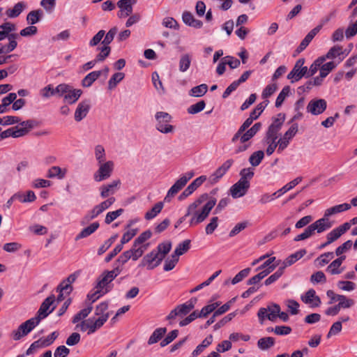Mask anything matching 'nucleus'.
I'll use <instances>...</instances> for the list:
<instances>
[{
    "label": "nucleus",
    "mask_w": 357,
    "mask_h": 357,
    "mask_svg": "<svg viewBox=\"0 0 357 357\" xmlns=\"http://www.w3.org/2000/svg\"><path fill=\"white\" fill-rule=\"evenodd\" d=\"M348 53H345L342 47L340 45H334L327 53L324 55L321 56L324 57V61H326L327 59L338 62V64L341 63L344 59L347 56Z\"/></svg>",
    "instance_id": "obj_17"
},
{
    "label": "nucleus",
    "mask_w": 357,
    "mask_h": 357,
    "mask_svg": "<svg viewBox=\"0 0 357 357\" xmlns=\"http://www.w3.org/2000/svg\"><path fill=\"white\" fill-rule=\"evenodd\" d=\"M121 185L120 179H114L109 183L102 185L99 188L100 196L102 199L112 197L120 189Z\"/></svg>",
    "instance_id": "obj_16"
},
{
    "label": "nucleus",
    "mask_w": 357,
    "mask_h": 357,
    "mask_svg": "<svg viewBox=\"0 0 357 357\" xmlns=\"http://www.w3.org/2000/svg\"><path fill=\"white\" fill-rule=\"evenodd\" d=\"M91 108L89 100H84L81 101L77 106L75 111L74 118L77 122L81 121L88 114Z\"/></svg>",
    "instance_id": "obj_23"
},
{
    "label": "nucleus",
    "mask_w": 357,
    "mask_h": 357,
    "mask_svg": "<svg viewBox=\"0 0 357 357\" xmlns=\"http://www.w3.org/2000/svg\"><path fill=\"white\" fill-rule=\"evenodd\" d=\"M274 344L275 340L271 337L260 338L257 342V346L261 350H266L273 347Z\"/></svg>",
    "instance_id": "obj_59"
},
{
    "label": "nucleus",
    "mask_w": 357,
    "mask_h": 357,
    "mask_svg": "<svg viewBox=\"0 0 357 357\" xmlns=\"http://www.w3.org/2000/svg\"><path fill=\"white\" fill-rule=\"evenodd\" d=\"M172 249V243L170 241H165L161 243H159L156 248V249H154L157 253L162 257V258L164 259L167 254L169 253V252Z\"/></svg>",
    "instance_id": "obj_52"
},
{
    "label": "nucleus",
    "mask_w": 357,
    "mask_h": 357,
    "mask_svg": "<svg viewBox=\"0 0 357 357\" xmlns=\"http://www.w3.org/2000/svg\"><path fill=\"white\" fill-rule=\"evenodd\" d=\"M351 208V204L348 203H343L341 204L335 205L325 211L326 216H331L333 215L340 213Z\"/></svg>",
    "instance_id": "obj_41"
},
{
    "label": "nucleus",
    "mask_w": 357,
    "mask_h": 357,
    "mask_svg": "<svg viewBox=\"0 0 357 357\" xmlns=\"http://www.w3.org/2000/svg\"><path fill=\"white\" fill-rule=\"evenodd\" d=\"M192 61V56L189 54H183L181 56L178 62V69L181 72L185 73L186 72L190 65Z\"/></svg>",
    "instance_id": "obj_48"
},
{
    "label": "nucleus",
    "mask_w": 357,
    "mask_h": 357,
    "mask_svg": "<svg viewBox=\"0 0 357 357\" xmlns=\"http://www.w3.org/2000/svg\"><path fill=\"white\" fill-rule=\"evenodd\" d=\"M33 126L34 123L32 120L22 121L17 126L0 132V141L10 137L13 138L24 137L30 132Z\"/></svg>",
    "instance_id": "obj_4"
},
{
    "label": "nucleus",
    "mask_w": 357,
    "mask_h": 357,
    "mask_svg": "<svg viewBox=\"0 0 357 357\" xmlns=\"http://www.w3.org/2000/svg\"><path fill=\"white\" fill-rule=\"evenodd\" d=\"M93 310V307L91 305H89L86 307L81 310L79 312H77L73 318V323L77 324L78 325L82 321H85L84 319L88 317V315Z\"/></svg>",
    "instance_id": "obj_44"
},
{
    "label": "nucleus",
    "mask_w": 357,
    "mask_h": 357,
    "mask_svg": "<svg viewBox=\"0 0 357 357\" xmlns=\"http://www.w3.org/2000/svg\"><path fill=\"white\" fill-rule=\"evenodd\" d=\"M115 201L116 199L114 197H112L94 206L93 208L89 211L82 218L80 225L82 226L85 225L92 220L96 218L99 215L110 208Z\"/></svg>",
    "instance_id": "obj_6"
},
{
    "label": "nucleus",
    "mask_w": 357,
    "mask_h": 357,
    "mask_svg": "<svg viewBox=\"0 0 357 357\" xmlns=\"http://www.w3.org/2000/svg\"><path fill=\"white\" fill-rule=\"evenodd\" d=\"M305 63L304 59H299L295 63L291 71L288 74L287 79H290L293 83L301 79L303 77L306 76L307 67L303 66Z\"/></svg>",
    "instance_id": "obj_14"
},
{
    "label": "nucleus",
    "mask_w": 357,
    "mask_h": 357,
    "mask_svg": "<svg viewBox=\"0 0 357 357\" xmlns=\"http://www.w3.org/2000/svg\"><path fill=\"white\" fill-rule=\"evenodd\" d=\"M335 257V254L333 252H327L321 254L314 260V265L321 268L328 264L333 258Z\"/></svg>",
    "instance_id": "obj_38"
},
{
    "label": "nucleus",
    "mask_w": 357,
    "mask_h": 357,
    "mask_svg": "<svg viewBox=\"0 0 357 357\" xmlns=\"http://www.w3.org/2000/svg\"><path fill=\"white\" fill-rule=\"evenodd\" d=\"M324 62H325L324 61V57L319 56L310 65L309 69L307 68L306 77H309L315 75L318 70H320L321 64Z\"/></svg>",
    "instance_id": "obj_49"
},
{
    "label": "nucleus",
    "mask_w": 357,
    "mask_h": 357,
    "mask_svg": "<svg viewBox=\"0 0 357 357\" xmlns=\"http://www.w3.org/2000/svg\"><path fill=\"white\" fill-rule=\"evenodd\" d=\"M102 75V71H92L86 75L82 80V86L83 87H90L93 83L97 80Z\"/></svg>",
    "instance_id": "obj_43"
},
{
    "label": "nucleus",
    "mask_w": 357,
    "mask_h": 357,
    "mask_svg": "<svg viewBox=\"0 0 357 357\" xmlns=\"http://www.w3.org/2000/svg\"><path fill=\"white\" fill-rule=\"evenodd\" d=\"M256 119V116H254L250 114V116L243 122V123L238 128L236 133L233 136L231 142H236L238 140L240 135L248 129L252 123L253 121Z\"/></svg>",
    "instance_id": "obj_39"
},
{
    "label": "nucleus",
    "mask_w": 357,
    "mask_h": 357,
    "mask_svg": "<svg viewBox=\"0 0 357 357\" xmlns=\"http://www.w3.org/2000/svg\"><path fill=\"white\" fill-rule=\"evenodd\" d=\"M182 20L186 25L195 29H200L203 25L201 20L195 19L194 15L188 11L183 13Z\"/></svg>",
    "instance_id": "obj_30"
},
{
    "label": "nucleus",
    "mask_w": 357,
    "mask_h": 357,
    "mask_svg": "<svg viewBox=\"0 0 357 357\" xmlns=\"http://www.w3.org/2000/svg\"><path fill=\"white\" fill-rule=\"evenodd\" d=\"M196 301L195 298H192L183 304L177 305L167 316V320L169 321L170 324H172L176 318L184 317L194 309Z\"/></svg>",
    "instance_id": "obj_9"
},
{
    "label": "nucleus",
    "mask_w": 357,
    "mask_h": 357,
    "mask_svg": "<svg viewBox=\"0 0 357 357\" xmlns=\"http://www.w3.org/2000/svg\"><path fill=\"white\" fill-rule=\"evenodd\" d=\"M278 89V86L275 83H271L268 84L263 90L261 93V98L268 100L267 99L271 96Z\"/></svg>",
    "instance_id": "obj_64"
},
{
    "label": "nucleus",
    "mask_w": 357,
    "mask_h": 357,
    "mask_svg": "<svg viewBox=\"0 0 357 357\" xmlns=\"http://www.w3.org/2000/svg\"><path fill=\"white\" fill-rule=\"evenodd\" d=\"M207 85L206 84H202L192 88L189 92V95L193 97H202L207 92Z\"/></svg>",
    "instance_id": "obj_58"
},
{
    "label": "nucleus",
    "mask_w": 357,
    "mask_h": 357,
    "mask_svg": "<svg viewBox=\"0 0 357 357\" xmlns=\"http://www.w3.org/2000/svg\"><path fill=\"white\" fill-rule=\"evenodd\" d=\"M298 124H292L289 128L285 132L282 137L279 140V148L278 149V153H282L289 144L291 139L294 137L298 132Z\"/></svg>",
    "instance_id": "obj_15"
},
{
    "label": "nucleus",
    "mask_w": 357,
    "mask_h": 357,
    "mask_svg": "<svg viewBox=\"0 0 357 357\" xmlns=\"http://www.w3.org/2000/svg\"><path fill=\"white\" fill-rule=\"evenodd\" d=\"M109 303L103 301L96 305L94 310V316L76 325L75 329L82 332H87L89 335L94 333L100 329L109 317V313L107 311Z\"/></svg>",
    "instance_id": "obj_3"
},
{
    "label": "nucleus",
    "mask_w": 357,
    "mask_h": 357,
    "mask_svg": "<svg viewBox=\"0 0 357 357\" xmlns=\"http://www.w3.org/2000/svg\"><path fill=\"white\" fill-rule=\"evenodd\" d=\"M338 65V62L331 61L322 63L320 66L319 74L326 77Z\"/></svg>",
    "instance_id": "obj_47"
},
{
    "label": "nucleus",
    "mask_w": 357,
    "mask_h": 357,
    "mask_svg": "<svg viewBox=\"0 0 357 357\" xmlns=\"http://www.w3.org/2000/svg\"><path fill=\"white\" fill-rule=\"evenodd\" d=\"M350 229V224L344 223L342 225L333 229L327 236L326 244H331L338 239L342 234Z\"/></svg>",
    "instance_id": "obj_24"
},
{
    "label": "nucleus",
    "mask_w": 357,
    "mask_h": 357,
    "mask_svg": "<svg viewBox=\"0 0 357 357\" xmlns=\"http://www.w3.org/2000/svg\"><path fill=\"white\" fill-rule=\"evenodd\" d=\"M57 86L54 88L52 84H48L40 90V95L45 99H47L53 96H58V92H56Z\"/></svg>",
    "instance_id": "obj_57"
},
{
    "label": "nucleus",
    "mask_w": 357,
    "mask_h": 357,
    "mask_svg": "<svg viewBox=\"0 0 357 357\" xmlns=\"http://www.w3.org/2000/svg\"><path fill=\"white\" fill-rule=\"evenodd\" d=\"M59 334L57 332L54 331L45 337L39 339L38 341L31 344V347L40 346L45 347L51 345L54 341L57 338Z\"/></svg>",
    "instance_id": "obj_34"
},
{
    "label": "nucleus",
    "mask_w": 357,
    "mask_h": 357,
    "mask_svg": "<svg viewBox=\"0 0 357 357\" xmlns=\"http://www.w3.org/2000/svg\"><path fill=\"white\" fill-rule=\"evenodd\" d=\"M337 301L338 302V305L341 309L351 307L355 304V301L353 299L347 298L344 295L337 296Z\"/></svg>",
    "instance_id": "obj_60"
},
{
    "label": "nucleus",
    "mask_w": 357,
    "mask_h": 357,
    "mask_svg": "<svg viewBox=\"0 0 357 357\" xmlns=\"http://www.w3.org/2000/svg\"><path fill=\"white\" fill-rule=\"evenodd\" d=\"M190 248V241L185 240L176 246L173 255L179 259V257L185 253Z\"/></svg>",
    "instance_id": "obj_53"
},
{
    "label": "nucleus",
    "mask_w": 357,
    "mask_h": 357,
    "mask_svg": "<svg viewBox=\"0 0 357 357\" xmlns=\"http://www.w3.org/2000/svg\"><path fill=\"white\" fill-rule=\"evenodd\" d=\"M93 155L97 163L107 161L106 150L103 145L96 144L93 148Z\"/></svg>",
    "instance_id": "obj_40"
},
{
    "label": "nucleus",
    "mask_w": 357,
    "mask_h": 357,
    "mask_svg": "<svg viewBox=\"0 0 357 357\" xmlns=\"http://www.w3.org/2000/svg\"><path fill=\"white\" fill-rule=\"evenodd\" d=\"M56 92H58V97L63 98V102L70 105L75 103L82 94L81 89L66 83L58 84Z\"/></svg>",
    "instance_id": "obj_5"
},
{
    "label": "nucleus",
    "mask_w": 357,
    "mask_h": 357,
    "mask_svg": "<svg viewBox=\"0 0 357 357\" xmlns=\"http://www.w3.org/2000/svg\"><path fill=\"white\" fill-rule=\"evenodd\" d=\"M313 232L316 231L317 233H322L332 227V222L329 220L328 216H326L324 213V217L316 220L310 225Z\"/></svg>",
    "instance_id": "obj_26"
},
{
    "label": "nucleus",
    "mask_w": 357,
    "mask_h": 357,
    "mask_svg": "<svg viewBox=\"0 0 357 357\" xmlns=\"http://www.w3.org/2000/svg\"><path fill=\"white\" fill-rule=\"evenodd\" d=\"M43 15V10L40 9L32 10L26 16L27 22L30 24H35L40 20Z\"/></svg>",
    "instance_id": "obj_55"
},
{
    "label": "nucleus",
    "mask_w": 357,
    "mask_h": 357,
    "mask_svg": "<svg viewBox=\"0 0 357 357\" xmlns=\"http://www.w3.org/2000/svg\"><path fill=\"white\" fill-rule=\"evenodd\" d=\"M215 298V296H213L211 301H209V303L202 308V310L199 312L200 317H206L209 314H211L213 312H215V310L220 305V302H214Z\"/></svg>",
    "instance_id": "obj_33"
},
{
    "label": "nucleus",
    "mask_w": 357,
    "mask_h": 357,
    "mask_svg": "<svg viewBox=\"0 0 357 357\" xmlns=\"http://www.w3.org/2000/svg\"><path fill=\"white\" fill-rule=\"evenodd\" d=\"M346 259V257H340L334 259L327 266L326 271L330 275H339L344 271L342 263Z\"/></svg>",
    "instance_id": "obj_25"
},
{
    "label": "nucleus",
    "mask_w": 357,
    "mask_h": 357,
    "mask_svg": "<svg viewBox=\"0 0 357 357\" xmlns=\"http://www.w3.org/2000/svg\"><path fill=\"white\" fill-rule=\"evenodd\" d=\"M15 197L21 203H30L36 199V195L32 190H28L26 192H18L15 193Z\"/></svg>",
    "instance_id": "obj_37"
},
{
    "label": "nucleus",
    "mask_w": 357,
    "mask_h": 357,
    "mask_svg": "<svg viewBox=\"0 0 357 357\" xmlns=\"http://www.w3.org/2000/svg\"><path fill=\"white\" fill-rule=\"evenodd\" d=\"M285 116L284 114L280 113L273 119L272 123L268 127L266 133L278 135V132L281 129L284 123Z\"/></svg>",
    "instance_id": "obj_28"
},
{
    "label": "nucleus",
    "mask_w": 357,
    "mask_h": 357,
    "mask_svg": "<svg viewBox=\"0 0 357 357\" xmlns=\"http://www.w3.org/2000/svg\"><path fill=\"white\" fill-rule=\"evenodd\" d=\"M55 297L54 295L45 299L37 312V315L22 323L17 330L12 332L13 339L14 340H19L35 328L42 319L46 318L54 310V307L52 306Z\"/></svg>",
    "instance_id": "obj_2"
},
{
    "label": "nucleus",
    "mask_w": 357,
    "mask_h": 357,
    "mask_svg": "<svg viewBox=\"0 0 357 357\" xmlns=\"http://www.w3.org/2000/svg\"><path fill=\"white\" fill-rule=\"evenodd\" d=\"M194 176L195 173L193 171H190L182 174L169 189L164 198V202L167 203L170 202L172 198L174 197Z\"/></svg>",
    "instance_id": "obj_10"
},
{
    "label": "nucleus",
    "mask_w": 357,
    "mask_h": 357,
    "mask_svg": "<svg viewBox=\"0 0 357 357\" xmlns=\"http://www.w3.org/2000/svg\"><path fill=\"white\" fill-rule=\"evenodd\" d=\"M107 293L100 289L96 288V285L94 287V289L89 292L87 295V298L91 301V305L93 303L96 302L98 298L101 296H104Z\"/></svg>",
    "instance_id": "obj_63"
},
{
    "label": "nucleus",
    "mask_w": 357,
    "mask_h": 357,
    "mask_svg": "<svg viewBox=\"0 0 357 357\" xmlns=\"http://www.w3.org/2000/svg\"><path fill=\"white\" fill-rule=\"evenodd\" d=\"M125 77V74L121 72L115 73L108 81V89L113 90Z\"/></svg>",
    "instance_id": "obj_50"
},
{
    "label": "nucleus",
    "mask_w": 357,
    "mask_h": 357,
    "mask_svg": "<svg viewBox=\"0 0 357 357\" xmlns=\"http://www.w3.org/2000/svg\"><path fill=\"white\" fill-rule=\"evenodd\" d=\"M301 299L304 303L312 308L319 307L321 303L320 298L316 294V291L313 289H310L304 294H302Z\"/></svg>",
    "instance_id": "obj_22"
},
{
    "label": "nucleus",
    "mask_w": 357,
    "mask_h": 357,
    "mask_svg": "<svg viewBox=\"0 0 357 357\" xmlns=\"http://www.w3.org/2000/svg\"><path fill=\"white\" fill-rule=\"evenodd\" d=\"M149 246V243H146L145 245L139 246L136 243H133L131 248L126 252L130 255V259L133 261H137L139 259L144 252L147 250Z\"/></svg>",
    "instance_id": "obj_29"
},
{
    "label": "nucleus",
    "mask_w": 357,
    "mask_h": 357,
    "mask_svg": "<svg viewBox=\"0 0 357 357\" xmlns=\"http://www.w3.org/2000/svg\"><path fill=\"white\" fill-rule=\"evenodd\" d=\"M219 225V218L217 216L212 217L209 222L206 225L205 232L207 235L212 234L218 228Z\"/></svg>",
    "instance_id": "obj_62"
},
{
    "label": "nucleus",
    "mask_w": 357,
    "mask_h": 357,
    "mask_svg": "<svg viewBox=\"0 0 357 357\" xmlns=\"http://www.w3.org/2000/svg\"><path fill=\"white\" fill-rule=\"evenodd\" d=\"M163 259L155 250L144 255L139 264V266L146 267L148 270H153L158 267Z\"/></svg>",
    "instance_id": "obj_12"
},
{
    "label": "nucleus",
    "mask_w": 357,
    "mask_h": 357,
    "mask_svg": "<svg viewBox=\"0 0 357 357\" xmlns=\"http://www.w3.org/2000/svg\"><path fill=\"white\" fill-rule=\"evenodd\" d=\"M100 227L98 222H93L86 227L82 229L80 232L75 236V241L86 238L93 234Z\"/></svg>",
    "instance_id": "obj_32"
},
{
    "label": "nucleus",
    "mask_w": 357,
    "mask_h": 357,
    "mask_svg": "<svg viewBox=\"0 0 357 357\" xmlns=\"http://www.w3.org/2000/svg\"><path fill=\"white\" fill-rule=\"evenodd\" d=\"M164 203L162 202H157L150 210H149L144 215V218L147 220H151L155 218L162 210Z\"/></svg>",
    "instance_id": "obj_45"
},
{
    "label": "nucleus",
    "mask_w": 357,
    "mask_h": 357,
    "mask_svg": "<svg viewBox=\"0 0 357 357\" xmlns=\"http://www.w3.org/2000/svg\"><path fill=\"white\" fill-rule=\"evenodd\" d=\"M97 169L93 174V178L96 182H102L111 177L112 175L115 164L113 160H107L97 163Z\"/></svg>",
    "instance_id": "obj_8"
},
{
    "label": "nucleus",
    "mask_w": 357,
    "mask_h": 357,
    "mask_svg": "<svg viewBox=\"0 0 357 357\" xmlns=\"http://www.w3.org/2000/svg\"><path fill=\"white\" fill-rule=\"evenodd\" d=\"M239 174L241 176L239 181L243 183H250V181L255 175V171L252 167L243 168L241 170Z\"/></svg>",
    "instance_id": "obj_54"
},
{
    "label": "nucleus",
    "mask_w": 357,
    "mask_h": 357,
    "mask_svg": "<svg viewBox=\"0 0 357 357\" xmlns=\"http://www.w3.org/2000/svg\"><path fill=\"white\" fill-rule=\"evenodd\" d=\"M234 160L229 159L226 160L220 167H218L212 174L210 175L208 180L212 184L216 183L227 173L231 165Z\"/></svg>",
    "instance_id": "obj_20"
},
{
    "label": "nucleus",
    "mask_w": 357,
    "mask_h": 357,
    "mask_svg": "<svg viewBox=\"0 0 357 357\" xmlns=\"http://www.w3.org/2000/svg\"><path fill=\"white\" fill-rule=\"evenodd\" d=\"M264 142L267 144L266 153L268 155L273 153L276 148H279V140H278V135L266 133L264 137Z\"/></svg>",
    "instance_id": "obj_27"
},
{
    "label": "nucleus",
    "mask_w": 357,
    "mask_h": 357,
    "mask_svg": "<svg viewBox=\"0 0 357 357\" xmlns=\"http://www.w3.org/2000/svg\"><path fill=\"white\" fill-rule=\"evenodd\" d=\"M77 275L73 273L70 275L66 280H63L57 287L59 292L57 300L63 301L66 296H68L73 291L72 284L75 281Z\"/></svg>",
    "instance_id": "obj_13"
},
{
    "label": "nucleus",
    "mask_w": 357,
    "mask_h": 357,
    "mask_svg": "<svg viewBox=\"0 0 357 357\" xmlns=\"http://www.w3.org/2000/svg\"><path fill=\"white\" fill-rule=\"evenodd\" d=\"M290 93V87L289 86H284L282 91L278 94L276 100H275V107H280L286 98H287L289 96Z\"/></svg>",
    "instance_id": "obj_61"
},
{
    "label": "nucleus",
    "mask_w": 357,
    "mask_h": 357,
    "mask_svg": "<svg viewBox=\"0 0 357 357\" xmlns=\"http://www.w3.org/2000/svg\"><path fill=\"white\" fill-rule=\"evenodd\" d=\"M250 183L238 181L232 185L229 189V193L234 199H238L245 195L250 188Z\"/></svg>",
    "instance_id": "obj_21"
},
{
    "label": "nucleus",
    "mask_w": 357,
    "mask_h": 357,
    "mask_svg": "<svg viewBox=\"0 0 357 357\" xmlns=\"http://www.w3.org/2000/svg\"><path fill=\"white\" fill-rule=\"evenodd\" d=\"M166 331L167 330L165 328H156L150 336L148 340V344L151 345L158 342L164 336Z\"/></svg>",
    "instance_id": "obj_51"
},
{
    "label": "nucleus",
    "mask_w": 357,
    "mask_h": 357,
    "mask_svg": "<svg viewBox=\"0 0 357 357\" xmlns=\"http://www.w3.org/2000/svg\"><path fill=\"white\" fill-rule=\"evenodd\" d=\"M137 3V0H119L117 2V6L119 11L117 16L119 18H126L130 16L132 13V6Z\"/></svg>",
    "instance_id": "obj_19"
},
{
    "label": "nucleus",
    "mask_w": 357,
    "mask_h": 357,
    "mask_svg": "<svg viewBox=\"0 0 357 357\" xmlns=\"http://www.w3.org/2000/svg\"><path fill=\"white\" fill-rule=\"evenodd\" d=\"M264 158V152L263 151H257L252 153L249 158V162L253 167L259 165Z\"/></svg>",
    "instance_id": "obj_56"
},
{
    "label": "nucleus",
    "mask_w": 357,
    "mask_h": 357,
    "mask_svg": "<svg viewBox=\"0 0 357 357\" xmlns=\"http://www.w3.org/2000/svg\"><path fill=\"white\" fill-rule=\"evenodd\" d=\"M26 7V3L20 1L17 3L12 8L7 9L5 13L8 17L15 18L22 13Z\"/></svg>",
    "instance_id": "obj_35"
},
{
    "label": "nucleus",
    "mask_w": 357,
    "mask_h": 357,
    "mask_svg": "<svg viewBox=\"0 0 357 357\" xmlns=\"http://www.w3.org/2000/svg\"><path fill=\"white\" fill-rule=\"evenodd\" d=\"M122 268L120 266H116L112 271H107L103 272L97 280L96 288L103 290L105 292L108 293L112 287L110 283L121 273Z\"/></svg>",
    "instance_id": "obj_7"
},
{
    "label": "nucleus",
    "mask_w": 357,
    "mask_h": 357,
    "mask_svg": "<svg viewBox=\"0 0 357 357\" xmlns=\"http://www.w3.org/2000/svg\"><path fill=\"white\" fill-rule=\"evenodd\" d=\"M327 107V102L324 99H313L311 100L307 106V112L313 115H319L322 114Z\"/></svg>",
    "instance_id": "obj_18"
},
{
    "label": "nucleus",
    "mask_w": 357,
    "mask_h": 357,
    "mask_svg": "<svg viewBox=\"0 0 357 357\" xmlns=\"http://www.w3.org/2000/svg\"><path fill=\"white\" fill-rule=\"evenodd\" d=\"M213 342V336L212 335H208L203 341L202 342L199 344L195 349L192 352L191 357H196L199 356L201 353L204 351V350L208 347L210 344H211Z\"/></svg>",
    "instance_id": "obj_46"
},
{
    "label": "nucleus",
    "mask_w": 357,
    "mask_h": 357,
    "mask_svg": "<svg viewBox=\"0 0 357 357\" xmlns=\"http://www.w3.org/2000/svg\"><path fill=\"white\" fill-rule=\"evenodd\" d=\"M66 168H61L59 166L51 167L47 173V176L50 178H57L59 180L63 179L67 174Z\"/></svg>",
    "instance_id": "obj_31"
},
{
    "label": "nucleus",
    "mask_w": 357,
    "mask_h": 357,
    "mask_svg": "<svg viewBox=\"0 0 357 357\" xmlns=\"http://www.w3.org/2000/svg\"><path fill=\"white\" fill-rule=\"evenodd\" d=\"M306 253L305 250H300L294 254L289 255L288 257H287L282 262V268L283 270L293 264H294L296 261H297L298 259H301Z\"/></svg>",
    "instance_id": "obj_36"
},
{
    "label": "nucleus",
    "mask_w": 357,
    "mask_h": 357,
    "mask_svg": "<svg viewBox=\"0 0 357 357\" xmlns=\"http://www.w3.org/2000/svg\"><path fill=\"white\" fill-rule=\"evenodd\" d=\"M216 202L215 197L204 193L189 204L185 217H190V226L194 227L203 222L208 217Z\"/></svg>",
    "instance_id": "obj_1"
},
{
    "label": "nucleus",
    "mask_w": 357,
    "mask_h": 357,
    "mask_svg": "<svg viewBox=\"0 0 357 357\" xmlns=\"http://www.w3.org/2000/svg\"><path fill=\"white\" fill-rule=\"evenodd\" d=\"M155 128L158 131L163 134L172 133L174 130V127L170 124L172 116L165 112H157L155 114Z\"/></svg>",
    "instance_id": "obj_11"
},
{
    "label": "nucleus",
    "mask_w": 357,
    "mask_h": 357,
    "mask_svg": "<svg viewBox=\"0 0 357 357\" xmlns=\"http://www.w3.org/2000/svg\"><path fill=\"white\" fill-rule=\"evenodd\" d=\"M15 30V25L11 22H5L0 25V41L10 36V33Z\"/></svg>",
    "instance_id": "obj_42"
}]
</instances>
